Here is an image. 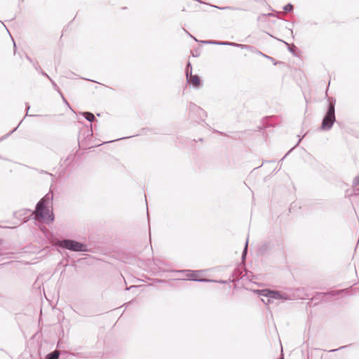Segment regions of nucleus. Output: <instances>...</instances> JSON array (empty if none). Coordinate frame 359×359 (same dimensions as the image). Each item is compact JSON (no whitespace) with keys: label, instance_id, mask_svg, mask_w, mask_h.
<instances>
[{"label":"nucleus","instance_id":"a19ab883","mask_svg":"<svg viewBox=\"0 0 359 359\" xmlns=\"http://www.w3.org/2000/svg\"><path fill=\"white\" fill-rule=\"evenodd\" d=\"M158 281H159V282H163V281H165V280H159Z\"/></svg>","mask_w":359,"mask_h":359},{"label":"nucleus","instance_id":"bb28decb","mask_svg":"<svg viewBox=\"0 0 359 359\" xmlns=\"http://www.w3.org/2000/svg\"><path fill=\"white\" fill-rule=\"evenodd\" d=\"M32 65H33V66H34V69H35L36 71L39 72V71H40V69H41V67H40V66L38 65V63H37V62H34Z\"/></svg>","mask_w":359,"mask_h":359},{"label":"nucleus","instance_id":"cd10ccee","mask_svg":"<svg viewBox=\"0 0 359 359\" xmlns=\"http://www.w3.org/2000/svg\"><path fill=\"white\" fill-rule=\"evenodd\" d=\"M41 75H43V76L48 78V79H50V77L44 72L43 71L42 69H40V71L39 72Z\"/></svg>","mask_w":359,"mask_h":359},{"label":"nucleus","instance_id":"72a5a7b5","mask_svg":"<svg viewBox=\"0 0 359 359\" xmlns=\"http://www.w3.org/2000/svg\"><path fill=\"white\" fill-rule=\"evenodd\" d=\"M346 346H341L340 348H338V350H339V349H343V348H346ZM337 351V349H334V350H332L331 351Z\"/></svg>","mask_w":359,"mask_h":359},{"label":"nucleus","instance_id":"e433bc0d","mask_svg":"<svg viewBox=\"0 0 359 359\" xmlns=\"http://www.w3.org/2000/svg\"><path fill=\"white\" fill-rule=\"evenodd\" d=\"M41 173H46V174H48V175H50V173H49V172H46V171H44V170H41ZM50 175H52L50 174Z\"/></svg>","mask_w":359,"mask_h":359},{"label":"nucleus","instance_id":"2f4dec72","mask_svg":"<svg viewBox=\"0 0 359 359\" xmlns=\"http://www.w3.org/2000/svg\"><path fill=\"white\" fill-rule=\"evenodd\" d=\"M74 74L73 72H69L67 74L66 77L67 78H72V75H74Z\"/></svg>","mask_w":359,"mask_h":359},{"label":"nucleus","instance_id":"f3484780","mask_svg":"<svg viewBox=\"0 0 359 359\" xmlns=\"http://www.w3.org/2000/svg\"><path fill=\"white\" fill-rule=\"evenodd\" d=\"M50 81L51 82V84L53 86V87L54 88V89L55 90H57L62 97V99L64 100V101L65 102V103L69 106V104L68 102L66 101V100L65 99V97H63L62 93L60 92V88H58L57 85L56 84V83L50 78Z\"/></svg>","mask_w":359,"mask_h":359},{"label":"nucleus","instance_id":"9d476101","mask_svg":"<svg viewBox=\"0 0 359 359\" xmlns=\"http://www.w3.org/2000/svg\"><path fill=\"white\" fill-rule=\"evenodd\" d=\"M273 248V245L271 242H265L261 245L257 249V254L259 255H264Z\"/></svg>","mask_w":359,"mask_h":359},{"label":"nucleus","instance_id":"4c0bfd02","mask_svg":"<svg viewBox=\"0 0 359 359\" xmlns=\"http://www.w3.org/2000/svg\"><path fill=\"white\" fill-rule=\"evenodd\" d=\"M3 243H4L3 239L0 238V245L3 244Z\"/></svg>","mask_w":359,"mask_h":359},{"label":"nucleus","instance_id":"f704fd0d","mask_svg":"<svg viewBox=\"0 0 359 359\" xmlns=\"http://www.w3.org/2000/svg\"><path fill=\"white\" fill-rule=\"evenodd\" d=\"M189 35L191 36V37H192L194 39V40H196V39L194 36H192L187 30L184 29Z\"/></svg>","mask_w":359,"mask_h":359},{"label":"nucleus","instance_id":"ddd939ff","mask_svg":"<svg viewBox=\"0 0 359 359\" xmlns=\"http://www.w3.org/2000/svg\"><path fill=\"white\" fill-rule=\"evenodd\" d=\"M215 8H217L219 10H231V11H244L243 8H239V7H233V6H223V7H220V6H214Z\"/></svg>","mask_w":359,"mask_h":359},{"label":"nucleus","instance_id":"39448f33","mask_svg":"<svg viewBox=\"0 0 359 359\" xmlns=\"http://www.w3.org/2000/svg\"><path fill=\"white\" fill-rule=\"evenodd\" d=\"M178 273H183L186 276V278H183L184 280H191V281H196V282H204V283H208L214 281L212 279H208V278H201L199 277L200 271H193V270H179L176 271Z\"/></svg>","mask_w":359,"mask_h":359},{"label":"nucleus","instance_id":"473e14b6","mask_svg":"<svg viewBox=\"0 0 359 359\" xmlns=\"http://www.w3.org/2000/svg\"><path fill=\"white\" fill-rule=\"evenodd\" d=\"M214 281L213 282H217V280H213ZM227 280H218V283H227Z\"/></svg>","mask_w":359,"mask_h":359},{"label":"nucleus","instance_id":"a878e982","mask_svg":"<svg viewBox=\"0 0 359 359\" xmlns=\"http://www.w3.org/2000/svg\"><path fill=\"white\" fill-rule=\"evenodd\" d=\"M218 46H229V41H219Z\"/></svg>","mask_w":359,"mask_h":359},{"label":"nucleus","instance_id":"c85d7f7f","mask_svg":"<svg viewBox=\"0 0 359 359\" xmlns=\"http://www.w3.org/2000/svg\"><path fill=\"white\" fill-rule=\"evenodd\" d=\"M25 106H26V111H27V114H26V116H29L28 114V111L30 109V105L28 104V103H25ZM34 116H36V115H33Z\"/></svg>","mask_w":359,"mask_h":359},{"label":"nucleus","instance_id":"9b49d317","mask_svg":"<svg viewBox=\"0 0 359 359\" xmlns=\"http://www.w3.org/2000/svg\"><path fill=\"white\" fill-rule=\"evenodd\" d=\"M82 116L89 122L92 123L93 121H97L95 115L90 111H84L81 113Z\"/></svg>","mask_w":359,"mask_h":359},{"label":"nucleus","instance_id":"f257e3e1","mask_svg":"<svg viewBox=\"0 0 359 359\" xmlns=\"http://www.w3.org/2000/svg\"><path fill=\"white\" fill-rule=\"evenodd\" d=\"M53 199V194L49 191L38 201L35 207L36 213L47 224L52 223L55 219L53 212L49 210L48 207Z\"/></svg>","mask_w":359,"mask_h":359},{"label":"nucleus","instance_id":"20e7f679","mask_svg":"<svg viewBox=\"0 0 359 359\" xmlns=\"http://www.w3.org/2000/svg\"><path fill=\"white\" fill-rule=\"evenodd\" d=\"M93 132L91 123L90 127L86 126L80 130L78 137V142L81 149H88L100 145H93L90 144V141L93 139Z\"/></svg>","mask_w":359,"mask_h":359},{"label":"nucleus","instance_id":"4be33fe9","mask_svg":"<svg viewBox=\"0 0 359 359\" xmlns=\"http://www.w3.org/2000/svg\"><path fill=\"white\" fill-rule=\"evenodd\" d=\"M293 8H294V6L292 4L290 3H288L286 5L284 6L283 7V10L285 11V12H288V13H290L293 11Z\"/></svg>","mask_w":359,"mask_h":359},{"label":"nucleus","instance_id":"412c9836","mask_svg":"<svg viewBox=\"0 0 359 359\" xmlns=\"http://www.w3.org/2000/svg\"><path fill=\"white\" fill-rule=\"evenodd\" d=\"M237 272H238V270H236L233 273H232V277L233 278H229V282H234L236 280H238L240 279V274H236Z\"/></svg>","mask_w":359,"mask_h":359},{"label":"nucleus","instance_id":"f8f14e48","mask_svg":"<svg viewBox=\"0 0 359 359\" xmlns=\"http://www.w3.org/2000/svg\"><path fill=\"white\" fill-rule=\"evenodd\" d=\"M229 46L239 47L241 49H252V48H253V47L251 46L245 45V44H240V43H235V42H229Z\"/></svg>","mask_w":359,"mask_h":359},{"label":"nucleus","instance_id":"c756f323","mask_svg":"<svg viewBox=\"0 0 359 359\" xmlns=\"http://www.w3.org/2000/svg\"><path fill=\"white\" fill-rule=\"evenodd\" d=\"M133 136H130V137H132ZM126 137H121V138H118V139H116L115 140H111V141H107V142H104V143H109V142H113L114 141H116V140H122V139H126ZM127 138H129V137H128Z\"/></svg>","mask_w":359,"mask_h":359},{"label":"nucleus","instance_id":"2eb2a0df","mask_svg":"<svg viewBox=\"0 0 359 359\" xmlns=\"http://www.w3.org/2000/svg\"><path fill=\"white\" fill-rule=\"evenodd\" d=\"M287 46V50L292 53L294 55H297L296 53H295V50H297V46L294 45V44H289L288 43L285 42V41H282Z\"/></svg>","mask_w":359,"mask_h":359},{"label":"nucleus","instance_id":"6e6552de","mask_svg":"<svg viewBox=\"0 0 359 359\" xmlns=\"http://www.w3.org/2000/svg\"><path fill=\"white\" fill-rule=\"evenodd\" d=\"M189 111L190 117L196 114L201 121H203L204 118L207 116L206 112L194 102L189 103Z\"/></svg>","mask_w":359,"mask_h":359},{"label":"nucleus","instance_id":"79ce46f5","mask_svg":"<svg viewBox=\"0 0 359 359\" xmlns=\"http://www.w3.org/2000/svg\"><path fill=\"white\" fill-rule=\"evenodd\" d=\"M278 359H284V358H278Z\"/></svg>","mask_w":359,"mask_h":359},{"label":"nucleus","instance_id":"c9c22d12","mask_svg":"<svg viewBox=\"0 0 359 359\" xmlns=\"http://www.w3.org/2000/svg\"><path fill=\"white\" fill-rule=\"evenodd\" d=\"M137 287V286H135V285H132V286H130V287H127V288H126V290H130L131 288H133V287Z\"/></svg>","mask_w":359,"mask_h":359},{"label":"nucleus","instance_id":"5701e85b","mask_svg":"<svg viewBox=\"0 0 359 359\" xmlns=\"http://www.w3.org/2000/svg\"><path fill=\"white\" fill-rule=\"evenodd\" d=\"M304 137V135L302 136V137L299 138L297 143L295 144L294 147H293L291 149L289 150V151L280 159V161H283L284 158L297 147L299 145L300 142L302 141V138Z\"/></svg>","mask_w":359,"mask_h":359},{"label":"nucleus","instance_id":"0eeeda50","mask_svg":"<svg viewBox=\"0 0 359 359\" xmlns=\"http://www.w3.org/2000/svg\"><path fill=\"white\" fill-rule=\"evenodd\" d=\"M344 291L345 290H341L331 291L330 292H316L315 295L311 299V302H313L314 305H316L318 302L323 301L327 294L331 296H336L344 292Z\"/></svg>","mask_w":359,"mask_h":359},{"label":"nucleus","instance_id":"4468645a","mask_svg":"<svg viewBox=\"0 0 359 359\" xmlns=\"http://www.w3.org/2000/svg\"><path fill=\"white\" fill-rule=\"evenodd\" d=\"M60 357L59 352L55 351L53 352L49 353L47 354L45 357V359H58Z\"/></svg>","mask_w":359,"mask_h":359},{"label":"nucleus","instance_id":"7ed1b4c3","mask_svg":"<svg viewBox=\"0 0 359 359\" xmlns=\"http://www.w3.org/2000/svg\"><path fill=\"white\" fill-rule=\"evenodd\" d=\"M55 245L57 248L75 252L89 251L86 244L70 238L57 239L55 243Z\"/></svg>","mask_w":359,"mask_h":359},{"label":"nucleus","instance_id":"6ab92c4d","mask_svg":"<svg viewBox=\"0 0 359 359\" xmlns=\"http://www.w3.org/2000/svg\"><path fill=\"white\" fill-rule=\"evenodd\" d=\"M248 238L246 240L245 245L244 249L242 252V255H241L242 261H244L246 258L247 253H248Z\"/></svg>","mask_w":359,"mask_h":359},{"label":"nucleus","instance_id":"58836bf2","mask_svg":"<svg viewBox=\"0 0 359 359\" xmlns=\"http://www.w3.org/2000/svg\"><path fill=\"white\" fill-rule=\"evenodd\" d=\"M132 302H128V303L124 304V305H128L130 304Z\"/></svg>","mask_w":359,"mask_h":359},{"label":"nucleus","instance_id":"ea45409f","mask_svg":"<svg viewBox=\"0 0 359 359\" xmlns=\"http://www.w3.org/2000/svg\"><path fill=\"white\" fill-rule=\"evenodd\" d=\"M215 132H216V133H220V134H222V133L219 132L218 130H215Z\"/></svg>","mask_w":359,"mask_h":359},{"label":"nucleus","instance_id":"1a4fd4ad","mask_svg":"<svg viewBox=\"0 0 359 359\" xmlns=\"http://www.w3.org/2000/svg\"><path fill=\"white\" fill-rule=\"evenodd\" d=\"M187 81L194 89H200L203 86L202 80L197 74L193 75L191 74V76H189V78H187Z\"/></svg>","mask_w":359,"mask_h":359},{"label":"nucleus","instance_id":"a211bd4d","mask_svg":"<svg viewBox=\"0 0 359 359\" xmlns=\"http://www.w3.org/2000/svg\"><path fill=\"white\" fill-rule=\"evenodd\" d=\"M257 54H259V55H262V56L264 57L266 59H268V60H269L272 61L274 65H276L278 64V62H277V61H276V60H275V59H274L273 57H271V56H269V55H266V54H264V53H262V52H261V51H259V50H257Z\"/></svg>","mask_w":359,"mask_h":359},{"label":"nucleus","instance_id":"7c9ffc66","mask_svg":"<svg viewBox=\"0 0 359 359\" xmlns=\"http://www.w3.org/2000/svg\"><path fill=\"white\" fill-rule=\"evenodd\" d=\"M26 58L28 61H29V62H31L32 64L34 63V61L32 60V59L28 55H26Z\"/></svg>","mask_w":359,"mask_h":359},{"label":"nucleus","instance_id":"dca6fc26","mask_svg":"<svg viewBox=\"0 0 359 359\" xmlns=\"http://www.w3.org/2000/svg\"><path fill=\"white\" fill-rule=\"evenodd\" d=\"M186 77L189 78V76H191L192 74V67L191 64L189 61H188L186 68H185Z\"/></svg>","mask_w":359,"mask_h":359},{"label":"nucleus","instance_id":"aec40b11","mask_svg":"<svg viewBox=\"0 0 359 359\" xmlns=\"http://www.w3.org/2000/svg\"><path fill=\"white\" fill-rule=\"evenodd\" d=\"M353 187L356 191H359V175L354 178L353 182Z\"/></svg>","mask_w":359,"mask_h":359},{"label":"nucleus","instance_id":"393cba45","mask_svg":"<svg viewBox=\"0 0 359 359\" xmlns=\"http://www.w3.org/2000/svg\"><path fill=\"white\" fill-rule=\"evenodd\" d=\"M19 125L15 127L13 130H11L10 133H8V134L4 135L1 139H0V141L2 140H4L6 138H7L8 137H9L13 133H14L18 128Z\"/></svg>","mask_w":359,"mask_h":359},{"label":"nucleus","instance_id":"b1692460","mask_svg":"<svg viewBox=\"0 0 359 359\" xmlns=\"http://www.w3.org/2000/svg\"><path fill=\"white\" fill-rule=\"evenodd\" d=\"M202 43H205V44L218 45L219 41H212V40L203 41Z\"/></svg>","mask_w":359,"mask_h":359},{"label":"nucleus","instance_id":"f03ea898","mask_svg":"<svg viewBox=\"0 0 359 359\" xmlns=\"http://www.w3.org/2000/svg\"><path fill=\"white\" fill-rule=\"evenodd\" d=\"M326 97L327 98V106L325 114L323 118L321 125L319 128V130L323 131L330 130L332 128L334 122H336V100L333 97H328L327 94Z\"/></svg>","mask_w":359,"mask_h":359},{"label":"nucleus","instance_id":"423d86ee","mask_svg":"<svg viewBox=\"0 0 359 359\" xmlns=\"http://www.w3.org/2000/svg\"><path fill=\"white\" fill-rule=\"evenodd\" d=\"M258 294L267 298V303H270L273 299H287L283 294L277 290H271L269 289L257 290Z\"/></svg>","mask_w":359,"mask_h":359}]
</instances>
